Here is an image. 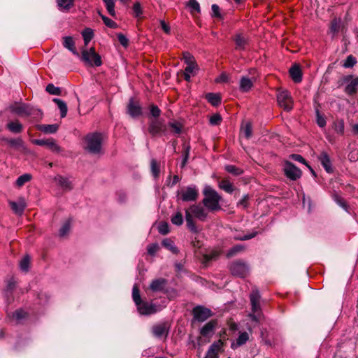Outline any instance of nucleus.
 I'll return each instance as SVG.
<instances>
[{
    "instance_id": "obj_1",
    "label": "nucleus",
    "mask_w": 358,
    "mask_h": 358,
    "mask_svg": "<svg viewBox=\"0 0 358 358\" xmlns=\"http://www.w3.org/2000/svg\"><path fill=\"white\" fill-rule=\"evenodd\" d=\"M205 198L203 199V205L210 210H217L221 208L220 201L221 196L211 187L207 185L203 189Z\"/></svg>"
},
{
    "instance_id": "obj_2",
    "label": "nucleus",
    "mask_w": 358,
    "mask_h": 358,
    "mask_svg": "<svg viewBox=\"0 0 358 358\" xmlns=\"http://www.w3.org/2000/svg\"><path fill=\"white\" fill-rule=\"evenodd\" d=\"M261 295L257 289H253L250 294L252 313L249 314L251 320L255 322H259L263 317L260 307Z\"/></svg>"
},
{
    "instance_id": "obj_3",
    "label": "nucleus",
    "mask_w": 358,
    "mask_h": 358,
    "mask_svg": "<svg viewBox=\"0 0 358 358\" xmlns=\"http://www.w3.org/2000/svg\"><path fill=\"white\" fill-rule=\"evenodd\" d=\"M103 141L102 134L93 133L86 136V149L91 153L98 154L101 152Z\"/></svg>"
},
{
    "instance_id": "obj_4",
    "label": "nucleus",
    "mask_w": 358,
    "mask_h": 358,
    "mask_svg": "<svg viewBox=\"0 0 358 358\" xmlns=\"http://www.w3.org/2000/svg\"><path fill=\"white\" fill-rule=\"evenodd\" d=\"M81 61L90 66H100L102 64L101 56L95 52L94 48L83 50L80 57Z\"/></svg>"
},
{
    "instance_id": "obj_5",
    "label": "nucleus",
    "mask_w": 358,
    "mask_h": 358,
    "mask_svg": "<svg viewBox=\"0 0 358 358\" xmlns=\"http://www.w3.org/2000/svg\"><path fill=\"white\" fill-rule=\"evenodd\" d=\"M230 271L234 276L245 278L248 275L250 268L245 262L237 261L230 265Z\"/></svg>"
},
{
    "instance_id": "obj_6",
    "label": "nucleus",
    "mask_w": 358,
    "mask_h": 358,
    "mask_svg": "<svg viewBox=\"0 0 358 358\" xmlns=\"http://www.w3.org/2000/svg\"><path fill=\"white\" fill-rule=\"evenodd\" d=\"M178 194L180 195V199L182 201H195L199 196V189L196 185H192L178 192Z\"/></svg>"
},
{
    "instance_id": "obj_7",
    "label": "nucleus",
    "mask_w": 358,
    "mask_h": 358,
    "mask_svg": "<svg viewBox=\"0 0 358 358\" xmlns=\"http://www.w3.org/2000/svg\"><path fill=\"white\" fill-rule=\"evenodd\" d=\"M277 101L279 106L284 108L286 111H290L293 108V100L287 90L278 92L277 94Z\"/></svg>"
},
{
    "instance_id": "obj_8",
    "label": "nucleus",
    "mask_w": 358,
    "mask_h": 358,
    "mask_svg": "<svg viewBox=\"0 0 358 358\" xmlns=\"http://www.w3.org/2000/svg\"><path fill=\"white\" fill-rule=\"evenodd\" d=\"M283 170L287 178L292 180H296L301 176V170L290 162H285Z\"/></svg>"
},
{
    "instance_id": "obj_9",
    "label": "nucleus",
    "mask_w": 358,
    "mask_h": 358,
    "mask_svg": "<svg viewBox=\"0 0 358 358\" xmlns=\"http://www.w3.org/2000/svg\"><path fill=\"white\" fill-rule=\"evenodd\" d=\"M10 110L20 116H29L33 114V108L25 103H15L9 106Z\"/></svg>"
},
{
    "instance_id": "obj_10",
    "label": "nucleus",
    "mask_w": 358,
    "mask_h": 358,
    "mask_svg": "<svg viewBox=\"0 0 358 358\" xmlns=\"http://www.w3.org/2000/svg\"><path fill=\"white\" fill-rule=\"evenodd\" d=\"M32 143L40 146H46L53 152L59 153L62 151V148L58 145L53 138L49 139H34Z\"/></svg>"
},
{
    "instance_id": "obj_11",
    "label": "nucleus",
    "mask_w": 358,
    "mask_h": 358,
    "mask_svg": "<svg viewBox=\"0 0 358 358\" xmlns=\"http://www.w3.org/2000/svg\"><path fill=\"white\" fill-rule=\"evenodd\" d=\"M194 318L199 322H203L212 316V311L203 306H198L193 309Z\"/></svg>"
},
{
    "instance_id": "obj_12",
    "label": "nucleus",
    "mask_w": 358,
    "mask_h": 358,
    "mask_svg": "<svg viewBox=\"0 0 358 358\" xmlns=\"http://www.w3.org/2000/svg\"><path fill=\"white\" fill-rule=\"evenodd\" d=\"M136 306L138 312L141 315H150L156 313L158 310L155 304L146 301H141Z\"/></svg>"
},
{
    "instance_id": "obj_13",
    "label": "nucleus",
    "mask_w": 358,
    "mask_h": 358,
    "mask_svg": "<svg viewBox=\"0 0 358 358\" xmlns=\"http://www.w3.org/2000/svg\"><path fill=\"white\" fill-rule=\"evenodd\" d=\"M169 331V325L165 323L156 324L152 327V332L155 337L157 338H166Z\"/></svg>"
},
{
    "instance_id": "obj_14",
    "label": "nucleus",
    "mask_w": 358,
    "mask_h": 358,
    "mask_svg": "<svg viewBox=\"0 0 358 358\" xmlns=\"http://www.w3.org/2000/svg\"><path fill=\"white\" fill-rule=\"evenodd\" d=\"M149 132L152 135H158L161 133H166V125L159 120H155L150 122L148 127Z\"/></svg>"
},
{
    "instance_id": "obj_15",
    "label": "nucleus",
    "mask_w": 358,
    "mask_h": 358,
    "mask_svg": "<svg viewBox=\"0 0 358 358\" xmlns=\"http://www.w3.org/2000/svg\"><path fill=\"white\" fill-rule=\"evenodd\" d=\"M223 342L221 340L211 344L206 352L205 358H218L219 353L222 351Z\"/></svg>"
},
{
    "instance_id": "obj_16",
    "label": "nucleus",
    "mask_w": 358,
    "mask_h": 358,
    "mask_svg": "<svg viewBox=\"0 0 358 358\" xmlns=\"http://www.w3.org/2000/svg\"><path fill=\"white\" fill-rule=\"evenodd\" d=\"M192 215L201 221H204L207 217V213L205 208L200 205H192L188 210Z\"/></svg>"
},
{
    "instance_id": "obj_17",
    "label": "nucleus",
    "mask_w": 358,
    "mask_h": 358,
    "mask_svg": "<svg viewBox=\"0 0 358 358\" xmlns=\"http://www.w3.org/2000/svg\"><path fill=\"white\" fill-rule=\"evenodd\" d=\"M318 160L327 173H331L333 172L331 161L326 152H321L318 156Z\"/></svg>"
},
{
    "instance_id": "obj_18",
    "label": "nucleus",
    "mask_w": 358,
    "mask_h": 358,
    "mask_svg": "<svg viewBox=\"0 0 358 358\" xmlns=\"http://www.w3.org/2000/svg\"><path fill=\"white\" fill-rule=\"evenodd\" d=\"M9 204L13 211L18 215H21L26 208V203L23 198H20L17 202L9 201Z\"/></svg>"
},
{
    "instance_id": "obj_19",
    "label": "nucleus",
    "mask_w": 358,
    "mask_h": 358,
    "mask_svg": "<svg viewBox=\"0 0 358 358\" xmlns=\"http://www.w3.org/2000/svg\"><path fill=\"white\" fill-rule=\"evenodd\" d=\"M16 286V281L13 278H10L7 281V284L6 286V288L3 290V294L5 298L6 299V301L10 303L13 299H12V293L14 289Z\"/></svg>"
},
{
    "instance_id": "obj_20",
    "label": "nucleus",
    "mask_w": 358,
    "mask_h": 358,
    "mask_svg": "<svg viewBox=\"0 0 358 358\" xmlns=\"http://www.w3.org/2000/svg\"><path fill=\"white\" fill-rule=\"evenodd\" d=\"M166 284L167 280L160 278L153 280L150 285V288L153 292H162L164 289Z\"/></svg>"
},
{
    "instance_id": "obj_21",
    "label": "nucleus",
    "mask_w": 358,
    "mask_h": 358,
    "mask_svg": "<svg viewBox=\"0 0 358 358\" xmlns=\"http://www.w3.org/2000/svg\"><path fill=\"white\" fill-rule=\"evenodd\" d=\"M289 75L294 83H301L302 80V71L299 65L294 64L289 69Z\"/></svg>"
},
{
    "instance_id": "obj_22",
    "label": "nucleus",
    "mask_w": 358,
    "mask_h": 358,
    "mask_svg": "<svg viewBox=\"0 0 358 358\" xmlns=\"http://www.w3.org/2000/svg\"><path fill=\"white\" fill-rule=\"evenodd\" d=\"M128 113L132 117H136L141 115V108L139 105L136 104L134 101L131 99L127 106Z\"/></svg>"
},
{
    "instance_id": "obj_23",
    "label": "nucleus",
    "mask_w": 358,
    "mask_h": 358,
    "mask_svg": "<svg viewBox=\"0 0 358 358\" xmlns=\"http://www.w3.org/2000/svg\"><path fill=\"white\" fill-rule=\"evenodd\" d=\"M55 182L60 186L63 189L70 190L72 189V185L69 178L62 176H57L55 178Z\"/></svg>"
},
{
    "instance_id": "obj_24",
    "label": "nucleus",
    "mask_w": 358,
    "mask_h": 358,
    "mask_svg": "<svg viewBox=\"0 0 358 358\" xmlns=\"http://www.w3.org/2000/svg\"><path fill=\"white\" fill-rule=\"evenodd\" d=\"M63 40L64 47L71 51L74 55L79 57V53L76 49L75 42L73 38L71 36H65Z\"/></svg>"
},
{
    "instance_id": "obj_25",
    "label": "nucleus",
    "mask_w": 358,
    "mask_h": 358,
    "mask_svg": "<svg viewBox=\"0 0 358 358\" xmlns=\"http://www.w3.org/2000/svg\"><path fill=\"white\" fill-rule=\"evenodd\" d=\"M38 129L44 134H55L59 129L57 124H40L38 127Z\"/></svg>"
},
{
    "instance_id": "obj_26",
    "label": "nucleus",
    "mask_w": 358,
    "mask_h": 358,
    "mask_svg": "<svg viewBox=\"0 0 358 358\" xmlns=\"http://www.w3.org/2000/svg\"><path fill=\"white\" fill-rule=\"evenodd\" d=\"M216 325V322L215 321H210L206 323L200 330V334L203 336H208L210 334L213 333Z\"/></svg>"
},
{
    "instance_id": "obj_27",
    "label": "nucleus",
    "mask_w": 358,
    "mask_h": 358,
    "mask_svg": "<svg viewBox=\"0 0 358 358\" xmlns=\"http://www.w3.org/2000/svg\"><path fill=\"white\" fill-rule=\"evenodd\" d=\"M185 220L187 222V228L194 234H197L199 232V230L197 229V227L196 226L195 223L193 221L192 215L189 213V210H185Z\"/></svg>"
},
{
    "instance_id": "obj_28",
    "label": "nucleus",
    "mask_w": 358,
    "mask_h": 358,
    "mask_svg": "<svg viewBox=\"0 0 358 358\" xmlns=\"http://www.w3.org/2000/svg\"><path fill=\"white\" fill-rule=\"evenodd\" d=\"M6 128L12 133L19 134L23 129L22 124L18 121L10 122L6 124Z\"/></svg>"
},
{
    "instance_id": "obj_29",
    "label": "nucleus",
    "mask_w": 358,
    "mask_h": 358,
    "mask_svg": "<svg viewBox=\"0 0 358 358\" xmlns=\"http://www.w3.org/2000/svg\"><path fill=\"white\" fill-rule=\"evenodd\" d=\"M252 85L253 83L250 78L245 76H243L241 78L239 85L241 91L244 92H248L252 88Z\"/></svg>"
},
{
    "instance_id": "obj_30",
    "label": "nucleus",
    "mask_w": 358,
    "mask_h": 358,
    "mask_svg": "<svg viewBox=\"0 0 358 358\" xmlns=\"http://www.w3.org/2000/svg\"><path fill=\"white\" fill-rule=\"evenodd\" d=\"M207 101L213 106H217L221 103V97L218 94L207 93L205 96Z\"/></svg>"
},
{
    "instance_id": "obj_31",
    "label": "nucleus",
    "mask_w": 358,
    "mask_h": 358,
    "mask_svg": "<svg viewBox=\"0 0 358 358\" xmlns=\"http://www.w3.org/2000/svg\"><path fill=\"white\" fill-rule=\"evenodd\" d=\"M249 340V334L247 332H242L239 334L236 339V343H231V348L234 349L237 347L244 345Z\"/></svg>"
},
{
    "instance_id": "obj_32",
    "label": "nucleus",
    "mask_w": 358,
    "mask_h": 358,
    "mask_svg": "<svg viewBox=\"0 0 358 358\" xmlns=\"http://www.w3.org/2000/svg\"><path fill=\"white\" fill-rule=\"evenodd\" d=\"M57 105L61 113V117H66L68 111L66 103L60 99L54 98L52 100Z\"/></svg>"
},
{
    "instance_id": "obj_33",
    "label": "nucleus",
    "mask_w": 358,
    "mask_h": 358,
    "mask_svg": "<svg viewBox=\"0 0 358 358\" xmlns=\"http://www.w3.org/2000/svg\"><path fill=\"white\" fill-rule=\"evenodd\" d=\"M162 244L164 248L172 252L173 254H177L179 252L178 248L174 244V242L170 238H165L163 240Z\"/></svg>"
},
{
    "instance_id": "obj_34",
    "label": "nucleus",
    "mask_w": 358,
    "mask_h": 358,
    "mask_svg": "<svg viewBox=\"0 0 358 358\" xmlns=\"http://www.w3.org/2000/svg\"><path fill=\"white\" fill-rule=\"evenodd\" d=\"M234 41L236 43V49L237 50H244L245 48V45L247 43V41L244 36L241 34H237L234 38Z\"/></svg>"
},
{
    "instance_id": "obj_35",
    "label": "nucleus",
    "mask_w": 358,
    "mask_h": 358,
    "mask_svg": "<svg viewBox=\"0 0 358 358\" xmlns=\"http://www.w3.org/2000/svg\"><path fill=\"white\" fill-rule=\"evenodd\" d=\"M74 0H57L60 10H68L73 5Z\"/></svg>"
},
{
    "instance_id": "obj_36",
    "label": "nucleus",
    "mask_w": 358,
    "mask_h": 358,
    "mask_svg": "<svg viewBox=\"0 0 358 358\" xmlns=\"http://www.w3.org/2000/svg\"><path fill=\"white\" fill-rule=\"evenodd\" d=\"M190 145L188 143H184L183 144V151H182V161L181 163V168H184L187 162V160L189 157V152H190Z\"/></svg>"
},
{
    "instance_id": "obj_37",
    "label": "nucleus",
    "mask_w": 358,
    "mask_h": 358,
    "mask_svg": "<svg viewBox=\"0 0 358 358\" xmlns=\"http://www.w3.org/2000/svg\"><path fill=\"white\" fill-rule=\"evenodd\" d=\"M82 36L84 40L85 45H87L90 41L94 37L93 30L90 28H85L82 31Z\"/></svg>"
},
{
    "instance_id": "obj_38",
    "label": "nucleus",
    "mask_w": 358,
    "mask_h": 358,
    "mask_svg": "<svg viewBox=\"0 0 358 358\" xmlns=\"http://www.w3.org/2000/svg\"><path fill=\"white\" fill-rule=\"evenodd\" d=\"M333 199L345 211H346L347 213H349V206H348V205L346 203V202L339 195H338L336 194H334L333 195Z\"/></svg>"
},
{
    "instance_id": "obj_39",
    "label": "nucleus",
    "mask_w": 358,
    "mask_h": 358,
    "mask_svg": "<svg viewBox=\"0 0 358 358\" xmlns=\"http://www.w3.org/2000/svg\"><path fill=\"white\" fill-rule=\"evenodd\" d=\"M333 129L338 134L343 135L344 133L345 126L343 120H338L334 122Z\"/></svg>"
},
{
    "instance_id": "obj_40",
    "label": "nucleus",
    "mask_w": 358,
    "mask_h": 358,
    "mask_svg": "<svg viewBox=\"0 0 358 358\" xmlns=\"http://www.w3.org/2000/svg\"><path fill=\"white\" fill-rule=\"evenodd\" d=\"M219 187L227 193L231 194L234 192L233 185L229 180H222L219 183Z\"/></svg>"
},
{
    "instance_id": "obj_41",
    "label": "nucleus",
    "mask_w": 358,
    "mask_h": 358,
    "mask_svg": "<svg viewBox=\"0 0 358 358\" xmlns=\"http://www.w3.org/2000/svg\"><path fill=\"white\" fill-rule=\"evenodd\" d=\"M108 13L113 17L115 16V0H103Z\"/></svg>"
},
{
    "instance_id": "obj_42",
    "label": "nucleus",
    "mask_w": 358,
    "mask_h": 358,
    "mask_svg": "<svg viewBox=\"0 0 358 358\" xmlns=\"http://www.w3.org/2000/svg\"><path fill=\"white\" fill-rule=\"evenodd\" d=\"M31 175L29 173H24L16 180L15 184L17 187L23 186L26 182L30 181L31 180Z\"/></svg>"
},
{
    "instance_id": "obj_43",
    "label": "nucleus",
    "mask_w": 358,
    "mask_h": 358,
    "mask_svg": "<svg viewBox=\"0 0 358 358\" xmlns=\"http://www.w3.org/2000/svg\"><path fill=\"white\" fill-rule=\"evenodd\" d=\"M187 6L189 8L190 12H196L199 13L201 12L200 5L196 0H189L187 3Z\"/></svg>"
},
{
    "instance_id": "obj_44",
    "label": "nucleus",
    "mask_w": 358,
    "mask_h": 358,
    "mask_svg": "<svg viewBox=\"0 0 358 358\" xmlns=\"http://www.w3.org/2000/svg\"><path fill=\"white\" fill-rule=\"evenodd\" d=\"M71 228V222L70 220H66L61 227L59 231V235L60 237H64L68 234Z\"/></svg>"
},
{
    "instance_id": "obj_45",
    "label": "nucleus",
    "mask_w": 358,
    "mask_h": 358,
    "mask_svg": "<svg viewBox=\"0 0 358 358\" xmlns=\"http://www.w3.org/2000/svg\"><path fill=\"white\" fill-rule=\"evenodd\" d=\"M30 264V257L29 255L24 256L20 262V268L21 271L27 272L29 271Z\"/></svg>"
},
{
    "instance_id": "obj_46",
    "label": "nucleus",
    "mask_w": 358,
    "mask_h": 358,
    "mask_svg": "<svg viewBox=\"0 0 358 358\" xmlns=\"http://www.w3.org/2000/svg\"><path fill=\"white\" fill-rule=\"evenodd\" d=\"M358 89V85L355 83V82L352 80L350 83H348L345 89V92L350 95L354 94Z\"/></svg>"
},
{
    "instance_id": "obj_47",
    "label": "nucleus",
    "mask_w": 358,
    "mask_h": 358,
    "mask_svg": "<svg viewBox=\"0 0 358 358\" xmlns=\"http://www.w3.org/2000/svg\"><path fill=\"white\" fill-rule=\"evenodd\" d=\"M340 27H341V20H337V19L333 20L331 23V27H330V31L333 34V36H334L339 31Z\"/></svg>"
},
{
    "instance_id": "obj_48",
    "label": "nucleus",
    "mask_w": 358,
    "mask_h": 358,
    "mask_svg": "<svg viewBox=\"0 0 358 358\" xmlns=\"http://www.w3.org/2000/svg\"><path fill=\"white\" fill-rule=\"evenodd\" d=\"M171 222L177 226H180L183 223V217L180 212H177L175 215L171 217Z\"/></svg>"
},
{
    "instance_id": "obj_49",
    "label": "nucleus",
    "mask_w": 358,
    "mask_h": 358,
    "mask_svg": "<svg viewBox=\"0 0 358 358\" xmlns=\"http://www.w3.org/2000/svg\"><path fill=\"white\" fill-rule=\"evenodd\" d=\"M132 298H133V300H134L136 306L138 305V303L142 301L141 296H140V293H139V289H138L137 285H134L133 289H132Z\"/></svg>"
},
{
    "instance_id": "obj_50",
    "label": "nucleus",
    "mask_w": 358,
    "mask_h": 358,
    "mask_svg": "<svg viewBox=\"0 0 358 358\" xmlns=\"http://www.w3.org/2000/svg\"><path fill=\"white\" fill-rule=\"evenodd\" d=\"M225 170L234 176H239L243 173L242 169L234 165H227L225 166Z\"/></svg>"
},
{
    "instance_id": "obj_51",
    "label": "nucleus",
    "mask_w": 358,
    "mask_h": 358,
    "mask_svg": "<svg viewBox=\"0 0 358 358\" xmlns=\"http://www.w3.org/2000/svg\"><path fill=\"white\" fill-rule=\"evenodd\" d=\"M244 247L242 245H236L232 248H231L227 253V257H231L234 255H236L237 253L240 252L241 251L243 250Z\"/></svg>"
},
{
    "instance_id": "obj_52",
    "label": "nucleus",
    "mask_w": 358,
    "mask_h": 358,
    "mask_svg": "<svg viewBox=\"0 0 358 358\" xmlns=\"http://www.w3.org/2000/svg\"><path fill=\"white\" fill-rule=\"evenodd\" d=\"M357 64V59L352 55H349L345 60L343 66L345 68H351Z\"/></svg>"
},
{
    "instance_id": "obj_53",
    "label": "nucleus",
    "mask_w": 358,
    "mask_h": 358,
    "mask_svg": "<svg viewBox=\"0 0 358 358\" xmlns=\"http://www.w3.org/2000/svg\"><path fill=\"white\" fill-rule=\"evenodd\" d=\"M46 91L53 95H59L61 94V89L55 87L53 84L50 83L46 86Z\"/></svg>"
},
{
    "instance_id": "obj_54",
    "label": "nucleus",
    "mask_w": 358,
    "mask_h": 358,
    "mask_svg": "<svg viewBox=\"0 0 358 358\" xmlns=\"http://www.w3.org/2000/svg\"><path fill=\"white\" fill-rule=\"evenodd\" d=\"M315 113H316V122H317V125L321 128L324 127L326 125V123H327L325 117L322 115L320 114L318 109H316Z\"/></svg>"
},
{
    "instance_id": "obj_55",
    "label": "nucleus",
    "mask_w": 358,
    "mask_h": 358,
    "mask_svg": "<svg viewBox=\"0 0 358 358\" xmlns=\"http://www.w3.org/2000/svg\"><path fill=\"white\" fill-rule=\"evenodd\" d=\"M12 147H22L23 141L21 138H7L5 140Z\"/></svg>"
},
{
    "instance_id": "obj_56",
    "label": "nucleus",
    "mask_w": 358,
    "mask_h": 358,
    "mask_svg": "<svg viewBox=\"0 0 358 358\" xmlns=\"http://www.w3.org/2000/svg\"><path fill=\"white\" fill-rule=\"evenodd\" d=\"M150 164L152 174L155 178H157L159 174V166L155 159H152Z\"/></svg>"
},
{
    "instance_id": "obj_57",
    "label": "nucleus",
    "mask_w": 358,
    "mask_h": 358,
    "mask_svg": "<svg viewBox=\"0 0 358 358\" xmlns=\"http://www.w3.org/2000/svg\"><path fill=\"white\" fill-rule=\"evenodd\" d=\"M101 17L103 20L106 26H107L108 27L112 29H115L117 27V23L114 22L113 20L110 19L109 17L103 15H101Z\"/></svg>"
},
{
    "instance_id": "obj_58",
    "label": "nucleus",
    "mask_w": 358,
    "mask_h": 358,
    "mask_svg": "<svg viewBox=\"0 0 358 358\" xmlns=\"http://www.w3.org/2000/svg\"><path fill=\"white\" fill-rule=\"evenodd\" d=\"M290 158L294 161H296V162H299L300 163H302L303 164H306L308 168L311 171V172L315 174L314 173V171L310 168V166H309L307 164H306V160L304 159V158L300 155H298V154H292L290 155Z\"/></svg>"
},
{
    "instance_id": "obj_59",
    "label": "nucleus",
    "mask_w": 358,
    "mask_h": 358,
    "mask_svg": "<svg viewBox=\"0 0 358 358\" xmlns=\"http://www.w3.org/2000/svg\"><path fill=\"white\" fill-rule=\"evenodd\" d=\"M26 316L27 313L22 310H17L13 315V318L15 319V320L17 322H20L21 320L25 318Z\"/></svg>"
},
{
    "instance_id": "obj_60",
    "label": "nucleus",
    "mask_w": 358,
    "mask_h": 358,
    "mask_svg": "<svg viewBox=\"0 0 358 358\" xmlns=\"http://www.w3.org/2000/svg\"><path fill=\"white\" fill-rule=\"evenodd\" d=\"M209 121L212 125H218L222 121V117L220 114L215 113L210 116Z\"/></svg>"
},
{
    "instance_id": "obj_61",
    "label": "nucleus",
    "mask_w": 358,
    "mask_h": 358,
    "mask_svg": "<svg viewBox=\"0 0 358 358\" xmlns=\"http://www.w3.org/2000/svg\"><path fill=\"white\" fill-rule=\"evenodd\" d=\"M158 231L161 234L166 235L169 232V226L166 222H162L158 226Z\"/></svg>"
},
{
    "instance_id": "obj_62",
    "label": "nucleus",
    "mask_w": 358,
    "mask_h": 358,
    "mask_svg": "<svg viewBox=\"0 0 358 358\" xmlns=\"http://www.w3.org/2000/svg\"><path fill=\"white\" fill-rule=\"evenodd\" d=\"M158 250H159V245L157 243L150 244L148 246V248H147L148 253L151 256H154L156 254V252L158 251Z\"/></svg>"
},
{
    "instance_id": "obj_63",
    "label": "nucleus",
    "mask_w": 358,
    "mask_h": 358,
    "mask_svg": "<svg viewBox=\"0 0 358 358\" xmlns=\"http://www.w3.org/2000/svg\"><path fill=\"white\" fill-rule=\"evenodd\" d=\"M183 59L187 65H189L190 64H196L194 57L189 52L184 53Z\"/></svg>"
},
{
    "instance_id": "obj_64",
    "label": "nucleus",
    "mask_w": 358,
    "mask_h": 358,
    "mask_svg": "<svg viewBox=\"0 0 358 358\" xmlns=\"http://www.w3.org/2000/svg\"><path fill=\"white\" fill-rule=\"evenodd\" d=\"M117 36L118 41L123 47L126 48L128 46L129 40L124 34L120 33L117 35Z\"/></svg>"
}]
</instances>
